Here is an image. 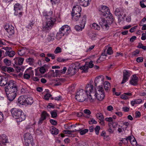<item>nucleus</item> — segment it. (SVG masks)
<instances>
[{"label": "nucleus", "instance_id": "f257e3e1", "mask_svg": "<svg viewBox=\"0 0 146 146\" xmlns=\"http://www.w3.org/2000/svg\"><path fill=\"white\" fill-rule=\"evenodd\" d=\"M8 100L11 101L15 98L17 91V88L15 82L13 80H10L8 83V86L5 87Z\"/></svg>", "mask_w": 146, "mask_h": 146}, {"label": "nucleus", "instance_id": "f03ea898", "mask_svg": "<svg viewBox=\"0 0 146 146\" xmlns=\"http://www.w3.org/2000/svg\"><path fill=\"white\" fill-rule=\"evenodd\" d=\"M11 112L13 117L17 119V122H20L25 120V116L21 109L16 108H13L11 110Z\"/></svg>", "mask_w": 146, "mask_h": 146}, {"label": "nucleus", "instance_id": "7ed1b4c3", "mask_svg": "<svg viewBox=\"0 0 146 146\" xmlns=\"http://www.w3.org/2000/svg\"><path fill=\"white\" fill-rule=\"evenodd\" d=\"M88 94L86 91L83 89H81L76 93L75 98L78 101L82 102L85 101L86 102H90L89 101V96H87Z\"/></svg>", "mask_w": 146, "mask_h": 146}, {"label": "nucleus", "instance_id": "20e7f679", "mask_svg": "<svg viewBox=\"0 0 146 146\" xmlns=\"http://www.w3.org/2000/svg\"><path fill=\"white\" fill-rule=\"evenodd\" d=\"M99 13L100 15L106 17V18L108 17L111 23L113 21L112 15L110 13L109 8L106 6L102 5L99 9Z\"/></svg>", "mask_w": 146, "mask_h": 146}, {"label": "nucleus", "instance_id": "39448f33", "mask_svg": "<svg viewBox=\"0 0 146 146\" xmlns=\"http://www.w3.org/2000/svg\"><path fill=\"white\" fill-rule=\"evenodd\" d=\"M45 18L47 19L46 22L43 23V27L46 30L50 29L54 24L56 20L54 18H52L49 15H45Z\"/></svg>", "mask_w": 146, "mask_h": 146}, {"label": "nucleus", "instance_id": "423d86ee", "mask_svg": "<svg viewBox=\"0 0 146 146\" xmlns=\"http://www.w3.org/2000/svg\"><path fill=\"white\" fill-rule=\"evenodd\" d=\"M85 91H86L87 93H89V101L90 102H94L95 99V96L94 95L95 92L93 85L90 84H88L86 86Z\"/></svg>", "mask_w": 146, "mask_h": 146}, {"label": "nucleus", "instance_id": "0eeeda50", "mask_svg": "<svg viewBox=\"0 0 146 146\" xmlns=\"http://www.w3.org/2000/svg\"><path fill=\"white\" fill-rule=\"evenodd\" d=\"M25 144L26 146H33L34 145L33 139L29 133H26L24 135Z\"/></svg>", "mask_w": 146, "mask_h": 146}, {"label": "nucleus", "instance_id": "6e6552de", "mask_svg": "<svg viewBox=\"0 0 146 146\" xmlns=\"http://www.w3.org/2000/svg\"><path fill=\"white\" fill-rule=\"evenodd\" d=\"M93 62L92 60L90 61L89 62H86L84 66H81L80 68V69L81 70H83L82 72H88L89 68H92L94 66Z\"/></svg>", "mask_w": 146, "mask_h": 146}, {"label": "nucleus", "instance_id": "1a4fd4ad", "mask_svg": "<svg viewBox=\"0 0 146 146\" xmlns=\"http://www.w3.org/2000/svg\"><path fill=\"white\" fill-rule=\"evenodd\" d=\"M99 23L102 27L105 30H108L109 28V25L110 22H108L104 18H100L99 20Z\"/></svg>", "mask_w": 146, "mask_h": 146}, {"label": "nucleus", "instance_id": "9d476101", "mask_svg": "<svg viewBox=\"0 0 146 146\" xmlns=\"http://www.w3.org/2000/svg\"><path fill=\"white\" fill-rule=\"evenodd\" d=\"M23 7L22 6L18 3H16L14 6V14L15 15H22Z\"/></svg>", "mask_w": 146, "mask_h": 146}, {"label": "nucleus", "instance_id": "9b49d317", "mask_svg": "<svg viewBox=\"0 0 146 146\" xmlns=\"http://www.w3.org/2000/svg\"><path fill=\"white\" fill-rule=\"evenodd\" d=\"M104 76L102 75L96 77L94 83L95 86L98 85L100 86L104 84Z\"/></svg>", "mask_w": 146, "mask_h": 146}, {"label": "nucleus", "instance_id": "f8f14e48", "mask_svg": "<svg viewBox=\"0 0 146 146\" xmlns=\"http://www.w3.org/2000/svg\"><path fill=\"white\" fill-rule=\"evenodd\" d=\"M60 29L64 35H66L70 32V27L66 25L63 26Z\"/></svg>", "mask_w": 146, "mask_h": 146}, {"label": "nucleus", "instance_id": "ddd939ff", "mask_svg": "<svg viewBox=\"0 0 146 146\" xmlns=\"http://www.w3.org/2000/svg\"><path fill=\"white\" fill-rule=\"evenodd\" d=\"M27 96L26 95L21 96L19 97L17 100L18 104L21 105H25L26 102V97Z\"/></svg>", "mask_w": 146, "mask_h": 146}, {"label": "nucleus", "instance_id": "4468645a", "mask_svg": "<svg viewBox=\"0 0 146 146\" xmlns=\"http://www.w3.org/2000/svg\"><path fill=\"white\" fill-rule=\"evenodd\" d=\"M138 78L135 75H133L131 78L130 83L133 85L136 86L137 85Z\"/></svg>", "mask_w": 146, "mask_h": 146}, {"label": "nucleus", "instance_id": "2eb2a0df", "mask_svg": "<svg viewBox=\"0 0 146 146\" xmlns=\"http://www.w3.org/2000/svg\"><path fill=\"white\" fill-rule=\"evenodd\" d=\"M82 9L81 7L78 5L73 7L72 13L75 14H81Z\"/></svg>", "mask_w": 146, "mask_h": 146}, {"label": "nucleus", "instance_id": "dca6fc26", "mask_svg": "<svg viewBox=\"0 0 146 146\" xmlns=\"http://www.w3.org/2000/svg\"><path fill=\"white\" fill-rule=\"evenodd\" d=\"M8 79L7 78L3 76H0V86H4L7 84H8L9 81L7 82Z\"/></svg>", "mask_w": 146, "mask_h": 146}, {"label": "nucleus", "instance_id": "f3484780", "mask_svg": "<svg viewBox=\"0 0 146 146\" xmlns=\"http://www.w3.org/2000/svg\"><path fill=\"white\" fill-rule=\"evenodd\" d=\"M94 96H95V99L96 98L98 100L102 101L105 97V93H100L96 94V93H94Z\"/></svg>", "mask_w": 146, "mask_h": 146}, {"label": "nucleus", "instance_id": "a211bd4d", "mask_svg": "<svg viewBox=\"0 0 146 146\" xmlns=\"http://www.w3.org/2000/svg\"><path fill=\"white\" fill-rule=\"evenodd\" d=\"M91 0H78V2L83 6H88L91 1Z\"/></svg>", "mask_w": 146, "mask_h": 146}, {"label": "nucleus", "instance_id": "6ab92c4d", "mask_svg": "<svg viewBox=\"0 0 146 146\" xmlns=\"http://www.w3.org/2000/svg\"><path fill=\"white\" fill-rule=\"evenodd\" d=\"M14 60L15 63L16 64L20 65L23 64L24 59L23 58L18 57L16 58Z\"/></svg>", "mask_w": 146, "mask_h": 146}, {"label": "nucleus", "instance_id": "aec40b11", "mask_svg": "<svg viewBox=\"0 0 146 146\" xmlns=\"http://www.w3.org/2000/svg\"><path fill=\"white\" fill-rule=\"evenodd\" d=\"M95 93L96 94H100V93H104V90L102 85L99 86L98 87L96 88Z\"/></svg>", "mask_w": 146, "mask_h": 146}, {"label": "nucleus", "instance_id": "412c9836", "mask_svg": "<svg viewBox=\"0 0 146 146\" xmlns=\"http://www.w3.org/2000/svg\"><path fill=\"white\" fill-rule=\"evenodd\" d=\"M72 19L73 21H78L80 17L81 14H75L73 13H72Z\"/></svg>", "mask_w": 146, "mask_h": 146}, {"label": "nucleus", "instance_id": "4be33fe9", "mask_svg": "<svg viewBox=\"0 0 146 146\" xmlns=\"http://www.w3.org/2000/svg\"><path fill=\"white\" fill-rule=\"evenodd\" d=\"M104 85L105 91L107 92H109L110 87V83L108 81H106L104 83Z\"/></svg>", "mask_w": 146, "mask_h": 146}, {"label": "nucleus", "instance_id": "5701e85b", "mask_svg": "<svg viewBox=\"0 0 146 146\" xmlns=\"http://www.w3.org/2000/svg\"><path fill=\"white\" fill-rule=\"evenodd\" d=\"M26 102L25 105H31L33 102V98L31 97H26Z\"/></svg>", "mask_w": 146, "mask_h": 146}, {"label": "nucleus", "instance_id": "b1692460", "mask_svg": "<svg viewBox=\"0 0 146 146\" xmlns=\"http://www.w3.org/2000/svg\"><path fill=\"white\" fill-rule=\"evenodd\" d=\"M0 142L3 143H5L8 142V140L6 135L3 134L0 135Z\"/></svg>", "mask_w": 146, "mask_h": 146}, {"label": "nucleus", "instance_id": "393cba45", "mask_svg": "<svg viewBox=\"0 0 146 146\" xmlns=\"http://www.w3.org/2000/svg\"><path fill=\"white\" fill-rule=\"evenodd\" d=\"M50 131L51 133L52 134L57 135L59 133V130L54 127L50 128Z\"/></svg>", "mask_w": 146, "mask_h": 146}, {"label": "nucleus", "instance_id": "a878e982", "mask_svg": "<svg viewBox=\"0 0 146 146\" xmlns=\"http://www.w3.org/2000/svg\"><path fill=\"white\" fill-rule=\"evenodd\" d=\"M14 28L13 26H10V27L8 30L7 31L8 35L9 36H11L14 34Z\"/></svg>", "mask_w": 146, "mask_h": 146}, {"label": "nucleus", "instance_id": "bb28decb", "mask_svg": "<svg viewBox=\"0 0 146 146\" xmlns=\"http://www.w3.org/2000/svg\"><path fill=\"white\" fill-rule=\"evenodd\" d=\"M86 15H84L81 20V21L80 22V25H83V27H84L86 23Z\"/></svg>", "mask_w": 146, "mask_h": 146}, {"label": "nucleus", "instance_id": "cd10ccee", "mask_svg": "<svg viewBox=\"0 0 146 146\" xmlns=\"http://www.w3.org/2000/svg\"><path fill=\"white\" fill-rule=\"evenodd\" d=\"M5 54L6 55H8L9 57H13L15 54V52L13 50L11 51H6Z\"/></svg>", "mask_w": 146, "mask_h": 146}, {"label": "nucleus", "instance_id": "c85d7f7f", "mask_svg": "<svg viewBox=\"0 0 146 146\" xmlns=\"http://www.w3.org/2000/svg\"><path fill=\"white\" fill-rule=\"evenodd\" d=\"M41 115V117L44 120L47 117H49L50 116L45 111H44L42 112Z\"/></svg>", "mask_w": 146, "mask_h": 146}, {"label": "nucleus", "instance_id": "c756f323", "mask_svg": "<svg viewBox=\"0 0 146 146\" xmlns=\"http://www.w3.org/2000/svg\"><path fill=\"white\" fill-rule=\"evenodd\" d=\"M64 35V34L60 29L59 32H58L56 35V38L57 39L59 40Z\"/></svg>", "mask_w": 146, "mask_h": 146}, {"label": "nucleus", "instance_id": "7c9ffc66", "mask_svg": "<svg viewBox=\"0 0 146 146\" xmlns=\"http://www.w3.org/2000/svg\"><path fill=\"white\" fill-rule=\"evenodd\" d=\"M33 68L30 67L28 69H27L25 72L29 74L30 76H33L34 75V71L32 70Z\"/></svg>", "mask_w": 146, "mask_h": 146}, {"label": "nucleus", "instance_id": "2f4dec72", "mask_svg": "<svg viewBox=\"0 0 146 146\" xmlns=\"http://www.w3.org/2000/svg\"><path fill=\"white\" fill-rule=\"evenodd\" d=\"M81 128V127H79V132H80L81 135H83L85 134L86 133H87L88 131V129H86L84 130H82L80 129Z\"/></svg>", "mask_w": 146, "mask_h": 146}, {"label": "nucleus", "instance_id": "473e14b6", "mask_svg": "<svg viewBox=\"0 0 146 146\" xmlns=\"http://www.w3.org/2000/svg\"><path fill=\"white\" fill-rule=\"evenodd\" d=\"M26 62L30 65H33L34 62V60L32 58H29L26 59Z\"/></svg>", "mask_w": 146, "mask_h": 146}, {"label": "nucleus", "instance_id": "72a5a7b5", "mask_svg": "<svg viewBox=\"0 0 146 146\" xmlns=\"http://www.w3.org/2000/svg\"><path fill=\"white\" fill-rule=\"evenodd\" d=\"M123 76L125 77H127L128 78H129L130 76L129 72L126 70H123Z\"/></svg>", "mask_w": 146, "mask_h": 146}, {"label": "nucleus", "instance_id": "f704fd0d", "mask_svg": "<svg viewBox=\"0 0 146 146\" xmlns=\"http://www.w3.org/2000/svg\"><path fill=\"white\" fill-rule=\"evenodd\" d=\"M84 113L87 115L85 117L87 118H89L90 117L89 115L91 113V111L88 109H85L84 110Z\"/></svg>", "mask_w": 146, "mask_h": 146}, {"label": "nucleus", "instance_id": "c9c22d12", "mask_svg": "<svg viewBox=\"0 0 146 146\" xmlns=\"http://www.w3.org/2000/svg\"><path fill=\"white\" fill-rule=\"evenodd\" d=\"M57 111L56 110H54L53 111L50 112L51 117L53 118H55L57 116Z\"/></svg>", "mask_w": 146, "mask_h": 146}, {"label": "nucleus", "instance_id": "e433bc0d", "mask_svg": "<svg viewBox=\"0 0 146 146\" xmlns=\"http://www.w3.org/2000/svg\"><path fill=\"white\" fill-rule=\"evenodd\" d=\"M75 69V68H69L68 70V74H70L71 75L74 74H75V72L74 71Z\"/></svg>", "mask_w": 146, "mask_h": 146}, {"label": "nucleus", "instance_id": "4c0bfd02", "mask_svg": "<svg viewBox=\"0 0 146 146\" xmlns=\"http://www.w3.org/2000/svg\"><path fill=\"white\" fill-rule=\"evenodd\" d=\"M96 117L100 120H102L104 119L103 115L100 113H98L96 114Z\"/></svg>", "mask_w": 146, "mask_h": 146}, {"label": "nucleus", "instance_id": "58836bf2", "mask_svg": "<svg viewBox=\"0 0 146 146\" xmlns=\"http://www.w3.org/2000/svg\"><path fill=\"white\" fill-rule=\"evenodd\" d=\"M124 10L121 9V10L120 11V12L118 13L119 14V16H118V21L119 22H121V19H120V17H122V15H123L124 13Z\"/></svg>", "mask_w": 146, "mask_h": 146}, {"label": "nucleus", "instance_id": "ea45409f", "mask_svg": "<svg viewBox=\"0 0 146 146\" xmlns=\"http://www.w3.org/2000/svg\"><path fill=\"white\" fill-rule=\"evenodd\" d=\"M84 28V27H83V25H80V26L78 25H76L75 26L74 28L76 31H81Z\"/></svg>", "mask_w": 146, "mask_h": 146}, {"label": "nucleus", "instance_id": "a19ab883", "mask_svg": "<svg viewBox=\"0 0 146 146\" xmlns=\"http://www.w3.org/2000/svg\"><path fill=\"white\" fill-rule=\"evenodd\" d=\"M100 129V126L98 125L96 126L94 128V130L95 131V133L96 135H98L99 134Z\"/></svg>", "mask_w": 146, "mask_h": 146}, {"label": "nucleus", "instance_id": "79ce46f5", "mask_svg": "<svg viewBox=\"0 0 146 146\" xmlns=\"http://www.w3.org/2000/svg\"><path fill=\"white\" fill-rule=\"evenodd\" d=\"M30 76L29 74L27 73L25 71L23 75V78L24 79L29 80L30 78Z\"/></svg>", "mask_w": 146, "mask_h": 146}, {"label": "nucleus", "instance_id": "37998d69", "mask_svg": "<svg viewBox=\"0 0 146 146\" xmlns=\"http://www.w3.org/2000/svg\"><path fill=\"white\" fill-rule=\"evenodd\" d=\"M56 60L59 62H64L66 61L67 60L64 59V58H62L61 57H59L57 58Z\"/></svg>", "mask_w": 146, "mask_h": 146}, {"label": "nucleus", "instance_id": "c03bdc74", "mask_svg": "<svg viewBox=\"0 0 146 146\" xmlns=\"http://www.w3.org/2000/svg\"><path fill=\"white\" fill-rule=\"evenodd\" d=\"M92 27L94 29L96 30H99L100 28L99 25L95 23H93Z\"/></svg>", "mask_w": 146, "mask_h": 146}, {"label": "nucleus", "instance_id": "a18cd8bd", "mask_svg": "<svg viewBox=\"0 0 146 146\" xmlns=\"http://www.w3.org/2000/svg\"><path fill=\"white\" fill-rule=\"evenodd\" d=\"M4 62L7 66L10 65L11 63V61L7 58L4 59Z\"/></svg>", "mask_w": 146, "mask_h": 146}, {"label": "nucleus", "instance_id": "49530a36", "mask_svg": "<svg viewBox=\"0 0 146 146\" xmlns=\"http://www.w3.org/2000/svg\"><path fill=\"white\" fill-rule=\"evenodd\" d=\"M95 46L94 45L91 46L89 47V48H87L86 52L87 53L90 52L94 48Z\"/></svg>", "mask_w": 146, "mask_h": 146}, {"label": "nucleus", "instance_id": "de8ad7c7", "mask_svg": "<svg viewBox=\"0 0 146 146\" xmlns=\"http://www.w3.org/2000/svg\"><path fill=\"white\" fill-rule=\"evenodd\" d=\"M120 98L124 100H126L129 98V97L124 94L120 96Z\"/></svg>", "mask_w": 146, "mask_h": 146}, {"label": "nucleus", "instance_id": "09e8293b", "mask_svg": "<svg viewBox=\"0 0 146 146\" xmlns=\"http://www.w3.org/2000/svg\"><path fill=\"white\" fill-rule=\"evenodd\" d=\"M108 54L109 55H111L113 53V51L111 47L108 48L107 50Z\"/></svg>", "mask_w": 146, "mask_h": 146}, {"label": "nucleus", "instance_id": "8fccbe9b", "mask_svg": "<svg viewBox=\"0 0 146 146\" xmlns=\"http://www.w3.org/2000/svg\"><path fill=\"white\" fill-rule=\"evenodd\" d=\"M39 71L41 74H44L46 72V70L44 66H42L40 68Z\"/></svg>", "mask_w": 146, "mask_h": 146}, {"label": "nucleus", "instance_id": "3c124183", "mask_svg": "<svg viewBox=\"0 0 146 146\" xmlns=\"http://www.w3.org/2000/svg\"><path fill=\"white\" fill-rule=\"evenodd\" d=\"M51 96V95L49 93L46 94L44 96V99L46 100H48L49 98Z\"/></svg>", "mask_w": 146, "mask_h": 146}, {"label": "nucleus", "instance_id": "603ef678", "mask_svg": "<svg viewBox=\"0 0 146 146\" xmlns=\"http://www.w3.org/2000/svg\"><path fill=\"white\" fill-rule=\"evenodd\" d=\"M61 51V48L58 47H57L54 51V53L55 54H57L60 52Z\"/></svg>", "mask_w": 146, "mask_h": 146}, {"label": "nucleus", "instance_id": "864d4df0", "mask_svg": "<svg viewBox=\"0 0 146 146\" xmlns=\"http://www.w3.org/2000/svg\"><path fill=\"white\" fill-rule=\"evenodd\" d=\"M36 134L37 135H40L42 133V129L41 128H39L38 129H36Z\"/></svg>", "mask_w": 146, "mask_h": 146}, {"label": "nucleus", "instance_id": "5fc2aeb1", "mask_svg": "<svg viewBox=\"0 0 146 146\" xmlns=\"http://www.w3.org/2000/svg\"><path fill=\"white\" fill-rule=\"evenodd\" d=\"M123 76V80L122 82H121V84H123L125 83L127 81H128L129 78H128L127 77H125Z\"/></svg>", "mask_w": 146, "mask_h": 146}, {"label": "nucleus", "instance_id": "6e6d98bb", "mask_svg": "<svg viewBox=\"0 0 146 146\" xmlns=\"http://www.w3.org/2000/svg\"><path fill=\"white\" fill-rule=\"evenodd\" d=\"M121 9L117 8H116L115 11V13L116 16H119V13Z\"/></svg>", "mask_w": 146, "mask_h": 146}, {"label": "nucleus", "instance_id": "4d7b16f0", "mask_svg": "<svg viewBox=\"0 0 146 146\" xmlns=\"http://www.w3.org/2000/svg\"><path fill=\"white\" fill-rule=\"evenodd\" d=\"M134 100L135 101L136 104H140L142 102V100L141 99H135Z\"/></svg>", "mask_w": 146, "mask_h": 146}, {"label": "nucleus", "instance_id": "13d9d810", "mask_svg": "<svg viewBox=\"0 0 146 146\" xmlns=\"http://www.w3.org/2000/svg\"><path fill=\"white\" fill-rule=\"evenodd\" d=\"M34 25V23L33 22H31L27 26V28L29 29H31Z\"/></svg>", "mask_w": 146, "mask_h": 146}, {"label": "nucleus", "instance_id": "bf43d9fd", "mask_svg": "<svg viewBox=\"0 0 146 146\" xmlns=\"http://www.w3.org/2000/svg\"><path fill=\"white\" fill-rule=\"evenodd\" d=\"M106 133L105 131H103L100 134V135L101 136L103 137H104V139H105V137H108V136H106Z\"/></svg>", "mask_w": 146, "mask_h": 146}, {"label": "nucleus", "instance_id": "052dcab7", "mask_svg": "<svg viewBox=\"0 0 146 146\" xmlns=\"http://www.w3.org/2000/svg\"><path fill=\"white\" fill-rule=\"evenodd\" d=\"M89 122L90 124H96L97 123V122L94 119H92L90 121H89Z\"/></svg>", "mask_w": 146, "mask_h": 146}, {"label": "nucleus", "instance_id": "680f3d73", "mask_svg": "<svg viewBox=\"0 0 146 146\" xmlns=\"http://www.w3.org/2000/svg\"><path fill=\"white\" fill-rule=\"evenodd\" d=\"M105 120L107 121L111 122L113 121V119L111 117H106L105 118Z\"/></svg>", "mask_w": 146, "mask_h": 146}, {"label": "nucleus", "instance_id": "e2e57ef3", "mask_svg": "<svg viewBox=\"0 0 146 146\" xmlns=\"http://www.w3.org/2000/svg\"><path fill=\"white\" fill-rule=\"evenodd\" d=\"M10 26H12L11 25H10L8 24H6L4 27V29L7 31L9 29Z\"/></svg>", "mask_w": 146, "mask_h": 146}, {"label": "nucleus", "instance_id": "0e129e2a", "mask_svg": "<svg viewBox=\"0 0 146 146\" xmlns=\"http://www.w3.org/2000/svg\"><path fill=\"white\" fill-rule=\"evenodd\" d=\"M7 72L9 73H10L11 72H13L14 71V70L11 67H7Z\"/></svg>", "mask_w": 146, "mask_h": 146}, {"label": "nucleus", "instance_id": "69168bd1", "mask_svg": "<svg viewBox=\"0 0 146 146\" xmlns=\"http://www.w3.org/2000/svg\"><path fill=\"white\" fill-rule=\"evenodd\" d=\"M50 122L52 124L54 125H56L57 124V122L55 120L53 119H50Z\"/></svg>", "mask_w": 146, "mask_h": 146}, {"label": "nucleus", "instance_id": "338daca9", "mask_svg": "<svg viewBox=\"0 0 146 146\" xmlns=\"http://www.w3.org/2000/svg\"><path fill=\"white\" fill-rule=\"evenodd\" d=\"M144 2L142 1H141L140 2V4L141 7L142 8H144L146 7V6L144 4Z\"/></svg>", "mask_w": 146, "mask_h": 146}, {"label": "nucleus", "instance_id": "774afa93", "mask_svg": "<svg viewBox=\"0 0 146 146\" xmlns=\"http://www.w3.org/2000/svg\"><path fill=\"white\" fill-rule=\"evenodd\" d=\"M141 39L143 40H145L146 39V34H145L144 33L142 34Z\"/></svg>", "mask_w": 146, "mask_h": 146}]
</instances>
